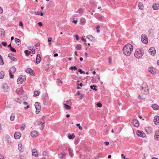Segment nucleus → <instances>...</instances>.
<instances>
[{
    "instance_id": "1",
    "label": "nucleus",
    "mask_w": 159,
    "mask_h": 159,
    "mask_svg": "<svg viewBox=\"0 0 159 159\" xmlns=\"http://www.w3.org/2000/svg\"><path fill=\"white\" fill-rule=\"evenodd\" d=\"M133 48V46L130 43L126 44L123 48V53L127 56H129L131 53Z\"/></svg>"
},
{
    "instance_id": "2",
    "label": "nucleus",
    "mask_w": 159,
    "mask_h": 159,
    "mask_svg": "<svg viewBox=\"0 0 159 159\" xmlns=\"http://www.w3.org/2000/svg\"><path fill=\"white\" fill-rule=\"evenodd\" d=\"M143 55V52L141 49H137L134 53L135 56L138 59L141 58Z\"/></svg>"
},
{
    "instance_id": "3",
    "label": "nucleus",
    "mask_w": 159,
    "mask_h": 159,
    "mask_svg": "<svg viewBox=\"0 0 159 159\" xmlns=\"http://www.w3.org/2000/svg\"><path fill=\"white\" fill-rule=\"evenodd\" d=\"M142 90L145 94H148L149 92V90L148 89V86L146 83H143L142 85Z\"/></svg>"
},
{
    "instance_id": "4",
    "label": "nucleus",
    "mask_w": 159,
    "mask_h": 159,
    "mask_svg": "<svg viewBox=\"0 0 159 159\" xmlns=\"http://www.w3.org/2000/svg\"><path fill=\"white\" fill-rule=\"evenodd\" d=\"M45 118V117L44 116H42V117L40 119V120L38 122V124L39 125H42V126L40 128V129L41 130L43 129L44 127V124L45 121L44 120V119Z\"/></svg>"
},
{
    "instance_id": "5",
    "label": "nucleus",
    "mask_w": 159,
    "mask_h": 159,
    "mask_svg": "<svg viewBox=\"0 0 159 159\" xmlns=\"http://www.w3.org/2000/svg\"><path fill=\"white\" fill-rule=\"evenodd\" d=\"M25 77L24 75H20L17 80V83L18 84H21L25 82Z\"/></svg>"
},
{
    "instance_id": "6",
    "label": "nucleus",
    "mask_w": 159,
    "mask_h": 159,
    "mask_svg": "<svg viewBox=\"0 0 159 159\" xmlns=\"http://www.w3.org/2000/svg\"><path fill=\"white\" fill-rule=\"evenodd\" d=\"M142 42L146 44L148 42V39L145 34H142L141 37Z\"/></svg>"
},
{
    "instance_id": "7",
    "label": "nucleus",
    "mask_w": 159,
    "mask_h": 159,
    "mask_svg": "<svg viewBox=\"0 0 159 159\" xmlns=\"http://www.w3.org/2000/svg\"><path fill=\"white\" fill-rule=\"evenodd\" d=\"M35 108H36V113L37 114H38L40 111V105L39 103L36 102L34 104Z\"/></svg>"
},
{
    "instance_id": "8",
    "label": "nucleus",
    "mask_w": 159,
    "mask_h": 159,
    "mask_svg": "<svg viewBox=\"0 0 159 159\" xmlns=\"http://www.w3.org/2000/svg\"><path fill=\"white\" fill-rule=\"evenodd\" d=\"M137 134L138 136L142 137V138H144L146 136V134L142 131L137 130Z\"/></svg>"
},
{
    "instance_id": "9",
    "label": "nucleus",
    "mask_w": 159,
    "mask_h": 159,
    "mask_svg": "<svg viewBox=\"0 0 159 159\" xmlns=\"http://www.w3.org/2000/svg\"><path fill=\"white\" fill-rule=\"evenodd\" d=\"M2 88L4 92H7L9 90V88L6 83L4 84H3Z\"/></svg>"
},
{
    "instance_id": "10",
    "label": "nucleus",
    "mask_w": 159,
    "mask_h": 159,
    "mask_svg": "<svg viewBox=\"0 0 159 159\" xmlns=\"http://www.w3.org/2000/svg\"><path fill=\"white\" fill-rule=\"evenodd\" d=\"M154 139L156 140H159V130H157L155 131Z\"/></svg>"
},
{
    "instance_id": "11",
    "label": "nucleus",
    "mask_w": 159,
    "mask_h": 159,
    "mask_svg": "<svg viewBox=\"0 0 159 159\" xmlns=\"http://www.w3.org/2000/svg\"><path fill=\"white\" fill-rule=\"evenodd\" d=\"M149 53L152 55L154 56L156 53L155 49L154 47L150 48L148 50Z\"/></svg>"
},
{
    "instance_id": "12",
    "label": "nucleus",
    "mask_w": 159,
    "mask_h": 159,
    "mask_svg": "<svg viewBox=\"0 0 159 159\" xmlns=\"http://www.w3.org/2000/svg\"><path fill=\"white\" fill-rule=\"evenodd\" d=\"M153 121L155 125H158L159 123V116H155L154 118Z\"/></svg>"
},
{
    "instance_id": "13",
    "label": "nucleus",
    "mask_w": 159,
    "mask_h": 159,
    "mask_svg": "<svg viewBox=\"0 0 159 159\" xmlns=\"http://www.w3.org/2000/svg\"><path fill=\"white\" fill-rule=\"evenodd\" d=\"M66 155L65 153H61L58 155V157L60 159H64L65 158Z\"/></svg>"
},
{
    "instance_id": "14",
    "label": "nucleus",
    "mask_w": 159,
    "mask_h": 159,
    "mask_svg": "<svg viewBox=\"0 0 159 159\" xmlns=\"http://www.w3.org/2000/svg\"><path fill=\"white\" fill-rule=\"evenodd\" d=\"M133 124L135 127H138L139 126V123L138 121L136 119L133 120Z\"/></svg>"
},
{
    "instance_id": "15",
    "label": "nucleus",
    "mask_w": 159,
    "mask_h": 159,
    "mask_svg": "<svg viewBox=\"0 0 159 159\" xmlns=\"http://www.w3.org/2000/svg\"><path fill=\"white\" fill-rule=\"evenodd\" d=\"M8 57L10 59L13 61H17V59L15 57L14 55L13 54L9 53L8 55Z\"/></svg>"
},
{
    "instance_id": "16",
    "label": "nucleus",
    "mask_w": 159,
    "mask_h": 159,
    "mask_svg": "<svg viewBox=\"0 0 159 159\" xmlns=\"http://www.w3.org/2000/svg\"><path fill=\"white\" fill-rule=\"evenodd\" d=\"M39 134L38 132L36 131H33L31 133V135L33 138L37 136Z\"/></svg>"
},
{
    "instance_id": "17",
    "label": "nucleus",
    "mask_w": 159,
    "mask_h": 159,
    "mask_svg": "<svg viewBox=\"0 0 159 159\" xmlns=\"http://www.w3.org/2000/svg\"><path fill=\"white\" fill-rule=\"evenodd\" d=\"M16 92L17 93L20 95L23 93V90L22 88H19L17 89L16 91Z\"/></svg>"
},
{
    "instance_id": "18",
    "label": "nucleus",
    "mask_w": 159,
    "mask_h": 159,
    "mask_svg": "<svg viewBox=\"0 0 159 159\" xmlns=\"http://www.w3.org/2000/svg\"><path fill=\"white\" fill-rule=\"evenodd\" d=\"M21 136V134L19 132H16L14 135L15 138L16 139H19Z\"/></svg>"
},
{
    "instance_id": "19",
    "label": "nucleus",
    "mask_w": 159,
    "mask_h": 159,
    "mask_svg": "<svg viewBox=\"0 0 159 159\" xmlns=\"http://www.w3.org/2000/svg\"><path fill=\"white\" fill-rule=\"evenodd\" d=\"M41 59V57L40 56V55L39 54H38L37 55L36 58V62L37 64L39 63Z\"/></svg>"
},
{
    "instance_id": "20",
    "label": "nucleus",
    "mask_w": 159,
    "mask_h": 159,
    "mask_svg": "<svg viewBox=\"0 0 159 159\" xmlns=\"http://www.w3.org/2000/svg\"><path fill=\"white\" fill-rule=\"evenodd\" d=\"M25 72L28 74H30L33 76H35V73L34 72L33 70H25Z\"/></svg>"
},
{
    "instance_id": "21",
    "label": "nucleus",
    "mask_w": 159,
    "mask_h": 159,
    "mask_svg": "<svg viewBox=\"0 0 159 159\" xmlns=\"http://www.w3.org/2000/svg\"><path fill=\"white\" fill-rule=\"evenodd\" d=\"M22 143H19L18 144V148L19 151L21 152H23L24 151V149L22 147Z\"/></svg>"
},
{
    "instance_id": "22",
    "label": "nucleus",
    "mask_w": 159,
    "mask_h": 159,
    "mask_svg": "<svg viewBox=\"0 0 159 159\" xmlns=\"http://www.w3.org/2000/svg\"><path fill=\"white\" fill-rule=\"evenodd\" d=\"M32 155L33 156L37 157L38 156L37 151L36 149H33L32 151Z\"/></svg>"
},
{
    "instance_id": "23",
    "label": "nucleus",
    "mask_w": 159,
    "mask_h": 159,
    "mask_svg": "<svg viewBox=\"0 0 159 159\" xmlns=\"http://www.w3.org/2000/svg\"><path fill=\"white\" fill-rule=\"evenodd\" d=\"M152 107L155 110H157L159 109V106L157 104H153L152 105Z\"/></svg>"
},
{
    "instance_id": "24",
    "label": "nucleus",
    "mask_w": 159,
    "mask_h": 159,
    "mask_svg": "<svg viewBox=\"0 0 159 159\" xmlns=\"http://www.w3.org/2000/svg\"><path fill=\"white\" fill-rule=\"evenodd\" d=\"M86 22V20L84 18H81L80 19V23L81 25H84Z\"/></svg>"
},
{
    "instance_id": "25",
    "label": "nucleus",
    "mask_w": 159,
    "mask_h": 159,
    "mask_svg": "<svg viewBox=\"0 0 159 159\" xmlns=\"http://www.w3.org/2000/svg\"><path fill=\"white\" fill-rule=\"evenodd\" d=\"M87 38L89 40L94 41L95 40V38L93 37L91 35H88L87 36Z\"/></svg>"
},
{
    "instance_id": "26",
    "label": "nucleus",
    "mask_w": 159,
    "mask_h": 159,
    "mask_svg": "<svg viewBox=\"0 0 159 159\" xmlns=\"http://www.w3.org/2000/svg\"><path fill=\"white\" fill-rule=\"evenodd\" d=\"M0 32L1 33V36L2 37H4L5 35V32L4 30L2 29H0Z\"/></svg>"
},
{
    "instance_id": "27",
    "label": "nucleus",
    "mask_w": 159,
    "mask_h": 159,
    "mask_svg": "<svg viewBox=\"0 0 159 159\" xmlns=\"http://www.w3.org/2000/svg\"><path fill=\"white\" fill-rule=\"evenodd\" d=\"M12 71H11V70H9V74L10 75V77L11 79H13L14 78V75H12V74H13L14 72L15 71V70H12Z\"/></svg>"
},
{
    "instance_id": "28",
    "label": "nucleus",
    "mask_w": 159,
    "mask_h": 159,
    "mask_svg": "<svg viewBox=\"0 0 159 159\" xmlns=\"http://www.w3.org/2000/svg\"><path fill=\"white\" fill-rule=\"evenodd\" d=\"M159 7V5L154 4L153 5L152 8L153 10H156L158 9Z\"/></svg>"
},
{
    "instance_id": "29",
    "label": "nucleus",
    "mask_w": 159,
    "mask_h": 159,
    "mask_svg": "<svg viewBox=\"0 0 159 159\" xmlns=\"http://www.w3.org/2000/svg\"><path fill=\"white\" fill-rule=\"evenodd\" d=\"M68 151H69L70 156L71 157H73L74 154L73 151L72 150V149L70 148H69L68 149Z\"/></svg>"
},
{
    "instance_id": "30",
    "label": "nucleus",
    "mask_w": 159,
    "mask_h": 159,
    "mask_svg": "<svg viewBox=\"0 0 159 159\" xmlns=\"http://www.w3.org/2000/svg\"><path fill=\"white\" fill-rule=\"evenodd\" d=\"M64 106V108L66 110H70L71 109V107L65 103L63 104Z\"/></svg>"
},
{
    "instance_id": "31",
    "label": "nucleus",
    "mask_w": 159,
    "mask_h": 159,
    "mask_svg": "<svg viewBox=\"0 0 159 159\" xmlns=\"http://www.w3.org/2000/svg\"><path fill=\"white\" fill-rule=\"evenodd\" d=\"M97 18L99 20H101L103 19V16L101 15H98L96 16Z\"/></svg>"
},
{
    "instance_id": "32",
    "label": "nucleus",
    "mask_w": 159,
    "mask_h": 159,
    "mask_svg": "<svg viewBox=\"0 0 159 159\" xmlns=\"http://www.w3.org/2000/svg\"><path fill=\"white\" fill-rule=\"evenodd\" d=\"M138 6L139 7V8L142 10L143 9V4L141 2H139L138 4Z\"/></svg>"
},
{
    "instance_id": "33",
    "label": "nucleus",
    "mask_w": 159,
    "mask_h": 159,
    "mask_svg": "<svg viewBox=\"0 0 159 159\" xmlns=\"http://www.w3.org/2000/svg\"><path fill=\"white\" fill-rule=\"evenodd\" d=\"M15 42L18 44L20 45L21 44L20 40L17 38H15L14 39Z\"/></svg>"
},
{
    "instance_id": "34",
    "label": "nucleus",
    "mask_w": 159,
    "mask_h": 159,
    "mask_svg": "<svg viewBox=\"0 0 159 159\" xmlns=\"http://www.w3.org/2000/svg\"><path fill=\"white\" fill-rule=\"evenodd\" d=\"M68 137L70 139H73L75 138V136L74 134H69L68 135Z\"/></svg>"
},
{
    "instance_id": "35",
    "label": "nucleus",
    "mask_w": 159,
    "mask_h": 159,
    "mask_svg": "<svg viewBox=\"0 0 159 159\" xmlns=\"http://www.w3.org/2000/svg\"><path fill=\"white\" fill-rule=\"evenodd\" d=\"M80 14H82L84 12V10L82 8H79L77 12Z\"/></svg>"
},
{
    "instance_id": "36",
    "label": "nucleus",
    "mask_w": 159,
    "mask_h": 159,
    "mask_svg": "<svg viewBox=\"0 0 159 159\" xmlns=\"http://www.w3.org/2000/svg\"><path fill=\"white\" fill-rule=\"evenodd\" d=\"M4 73L3 71H1L0 72V79H2L4 76Z\"/></svg>"
},
{
    "instance_id": "37",
    "label": "nucleus",
    "mask_w": 159,
    "mask_h": 159,
    "mask_svg": "<svg viewBox=\"0 0 159 159\" xmlns=\"http://www.w3.org/2000/svg\"><path fill=\"white\" fill-rule=\"evenodd\" d=\"M14 101L19 104H20L22 102L21 100L20 99L18 98H16L14 99Z\"/></svg>"
},
{
    "instance_id": "38",
    "label": "nucleus",
    "mask_w": 159,
    "mask_h": 159,
    "mask_svg": "<svg viewBox=\"0 0 159 159\" xmlns=\"http://www.w3.org/2000/svg\"><path fill=\"white\" fill-rule=\"evenodd\" d=\"M25 53L26 54V55L28 56L31 53V52H29L28 50H26L24 51Z\"/></svg>"
},
{
    "instance_id": "39",
    "label": "nucleus",
    "mask_w": 159,
    "mask_h": 159,
    "mask_svg": "<svg viewBox=\"0 0 159 159\" xmlns=\"http://www.w3.org/2000/svg\"><path fill=\"white\" fill-rule=\"evenodd\" d=\"M15 118V114H12L10 117V120L11 121H13Z\"/></svg>"
},
{
    "instance_id": "40",
    "label": "nucleus",
    "mask_w": 159,
    "mask_h": 159,
    "mask_svg": "<svg viewBox=\"0 0 159 159\" xmlns=\"http://www.w3.org/2000/svg\"><path fill=\"white\" fill-rule=\"evenodd\" d=\"M75 48L78 50H80L82 48L81 45L79 44H77Z\"/></svg>"
},
{
    "instance_id": "41",
    "label": "nucleus",
    "mask_w": 159,
    "mask_h": 159,
    "mask_svg": "<svg viewBox=\"0 0 159 159\" xmlns=\"http://www.w3.org/2000/svg\"><path fill=\"white\" fill-rule=\"evenodd\" d=\"M4 63L2 57L1 55L0 54V64L1 65H2L4 64Z\"/></svg>"
},
{
    "instance_id": "42",
    "label": "nucleus",
    "mask_w": 159,
    "mask_h": 159,
    "mask_svg": "<svg viewBox=\"0 0 159 159\" xmlns=\"http://www.w3.org/2000/svg\"><path fill=\"white\" fill-rule=\"evenodd\" d=\"M40 92L39 91H35L34 92V96H37L39 95Z\"/></svg>"
},
{
    "instance_id": "43",
    "label": "nucleus",
    "mask_w": 159,
    "mask_h": 159,
    "mask_svg": "<svg viewBox=\"0 0 159 159\" xmlns=\"http://www.w3.org/2000/svg\"><path fill=\"white\" fill-rule=\"evenodd\" d=\"M76 126L78 127L79 129L80 130H82L83 129L80 126V124H76Z\"/></svg>"
},
{
    "instance_id": "44",
    "label": "nucleus",
    "mask_w": 159,
    "mask_h": 159,
    "mask_svg": "<svg viewBox=\"0 0 159 159\" xmlns=\"http://www.w3.org/2000/svg\"><path fill=\"white\" fill-rule=\"evenodd\" d=\"M149 72L153 75H155L156 73V70H149Z\"/></svg>"
},
{
    "instance_id": "45",
    "label": "nucleus",
    "mask_w": 159,
    "mask_h": 159,
    "mask_svg": "<svg viewBox=\"0 0 159 159\" xmlns=\"http://www.w3.org/2000/svg\"><path fill=\"white\" fill-rule=\"evenodd\" d=\"M26 127V125L25 124H22L21 127V129L22 130H24Z\"/></svg>"
},
{
    "instance_id": "46",
    "label": "nucleus",
    "mask_w": 159,
    "mask_h": 159,
    "mask_svg": "<svg viewBox=\"0 0 159 159\" xmlns=\"http://www.w3.org/2000/svg\"><path fill=\"white\" fill-rule=\"evenodd\" d=\"M10 49L12 52H16V49L12 47H10Z\"/></svg>"
},
{
    "instance_id": "47",
    "label": "nucleus",
    "mask_w": 159,
    "mask_h": 159,
    "mask_svg": "<svg viewBox=\"0 0 159 159\" xmlns=\"http://www.w3.org/2000/svg\"><path fill=\"white\" fill-rule=\"evenodd\" d=\"M69 70H77V67L75 66H71L69 68Z\"/></svg>"
},
{
    "instance_id": "48",
    "label": "nucleus",
    "mask_w": 159,
    "mask_h": 159,
    "mask_svg": "<svg viewBox=\"0 0 159 159\" xmlns=\"http://www.w3.org/2000/svg\"><path fill=\"white\" fill-rule=\"evenodd\" d=\"M97 106L99 107H102V104L100 102H98L97 104Z\"/></svg>"
},
{
    "instance_id": "49",
    "label": "nucleus",
    "mask_w": 159,
    "mask_h": 159,
    "mask_svg": "<svg viewBox=\"0 0 159 159\" xmlns=\"http://www.w3.org/2000/svg\"><path fill=\"white\" fill-rule=\"evenodd\" d=\"M2 44L4 46H6L7 45V43L6 42H2Z\"/></svg>"
},
{
    "instance_id": "50",
    "label": "nucleus",
    "mask_w": 159,
    "mask_h": 159,
    "mask_svg": "<svg viewBox=\"0 0 159 159\" xmlns=\"http://www.w3.org/2000/svg\"><path fill=\"white\" fill-rule=\"evenodd\" d=\"M143 97V95H141L140 94L139 95V99H144V98H143L142 97Z\"/></svg>"
},
{
    "instance_id": "51",
    "label": "nucleus",
    "mask_w": 159,
    "mask_h": 159,
    "mask_svg": "<svg viewBox=\"0 0 159 159\" xmlns=\"http://www.w3.org/2000/svg\"><path fill=\"white\" fill-rule=\"evenodd\" d=\"M52 40V38L51 37H49L48 38V43L50 42Z\"/></svg>"
},
{
    "instance_id": "52",
    "label": "nucleus",
    "mask_w": 159,
    "mask_h": 159,
    "mask_svg": "<svg viewBox=\"0 0 159 159\" xmlns=\"http://www.w3.org/2000/svg\"><path fill=\"white\" fill-rule=\"evenodd\" d=\"M47 154V152L46 151H44L43 152V155L44 156Z\"/></svg>"
},
{
    "instance_id": "53",
    "label": "nucleus",
    "mask_w": 159,
    "mask_h": 159,
    "mask_svg": "<svg viewBox=\"0 0 159 159\" xmlns=\"http://www.w3.org/2000/svg\"><path fill=\"white\" fill-rule=\"evenodd\" d=\"M30 50L32 51V52L33 54H34L35 53V51L34 49L33 48H32L31 49H30Z\"/></svg>"
},
{
    "instance_id": "54",
    "label": "nucleus",
    "mask_w": 159,
    "mask_h": 159,
    "mask_svg": "<svg viewBox=\"0 0 159 159\" xmlns=\"http://www.w3.org/2000/svg\"><path fill=\"white\" fill-rule=\"evenodd\" d=\"M3 12V10L2 8L0 7V14H2Z\"/></svg>"
},
{
    "instance_id": "55",
    "label": "nucleus",
    "mask_w": 159,
    "mask_h": 159,
    "mask_svg": "<svg viewBox=\"0 0 159 159\" xmlns=\"http://www.w3.org/2000/svg\"><path fill=\"white\" fill-rule=\"evenodd\" d=\"M79 71V72H80V74H83L84 73H85V72L84 71H83V70H78Z\"/></svg>"
},
{
    "instance_id": "56",
    "label": "nucleus",
    "mask_w": 159,
    "mask_h": 159,
    "mask_svg": "<svg viewBox=\"0 0 159 159\" xmlns=\"http://www.w3.org/2000/svg\"><path fill=\"white\" fill-rule=\"evenodd\" d=\"M19 25L20 26H22L23 25V24L22 21H20L19 22Z\"/></svg>"
},
{
    "instance_id": "57",
    "label": "nucleus",
    "mask_w": 159,
    "mask_h": 159,
    "mask_svg": "<svg viewBox=\"0 0 159 159\" xmlns=\"http://www.w3.org/2000/svg\"><path fill=\"white\" fill-rule=\"evenodd\" d=\"M70 101V100L69 101H66V102L67 103H68V104H69V105H72V103L71 102H70V103H69V102Z\"/></svg>"
},
{
    "instance_id": "58",
    "label": "nucleus",
    "mask_w": 159,
    "mask_h": 159,
    "mask_svg": "<svg viewBox=\"0 0 159 159\" xmlns=\"http://www.w3.org/2000/svg\"><path fill=\"white\" fill-rule=\"evenodd\" d=\"M38 25H39V26H42V23L41 22H39L38 23Z\"/></svg>"
},
{
    "instance_id": "59",
    "label": "nucleus",
    "mask_w": 159,
    "mask_h": 159,
    "mask_svg": "<svg viewBox=\"0 0 159 159\" xmlns=\"http://www.w3.org/2000/svg\"><path fill=\"white\" fill-rule=\"evenodd\" d=\"M104 143L106 145H108L109 144V142L106 141V142H104Z\"/></svg>"
},
{
    "instance_id": "60",
    "label": "nucleus",
    "mask_w": 159,
    "mask_h": 159,
    "mask_svg": "<svg viewBox=\"0 0 159 159\" xmlns=\"http://www.w3.org/2000/svg\"><path fill=\"white\" fill-rule=\"evenodd\" d=\"M57 80L58 83H60L61 84L62 83V82L61 81L60 79H57Z\"/></svg>"
},
{
    "instance_id": "61",
    "label": "nucleus",
    "mask_w": 159,
    "mask_h": 159,
    "mask_svg": "<svg viewBox=\"0 0 159 159\" xmlns=\"http://www.w3.org/2000/svg\"><path fill=\"white\" fill-rule=\"evenodd\" d=\"M0 159H4V157L0 154Z\"/></svg>"
},
{
    "instance_id": "62",
    "label": "nucleus",
    "mask_w": 159,
    "mask_h": 159,
    "mask_svg": "<svg viewBox=\"0 0 159 159\" xmlns=\"http://www.w3.org/2000/svg\"><path fill=\"white\" fill-rule=\"evenodd\" d=\"M83 96H84V95L81 94L80 97V99H82L83 98Z\"/></svg>"
},
{
    "instance_id": "63",
    "label": "nucleus",
    "mask_w": 159,
    "mask_h": 159,
    "mask_svg": "<svg viewBox=\"0 0 159 159\" xmlns=\"http://www.w3.org/2000/svg\"><path fill=\"white\" fill-rule=\"evenodd\" d=\"M75 37H76V39L77 40H79V36L78 35H75Z\"/></svg>"
},
{
    "instance_id": "64",
    "label": "nucleus",
    "mask_w": 159,
    "mask_h": 159,
    "mask_svg": "<svg viewBox=\"0 0 159 159\" xmlns=\"http://www.w3.org/2000/svg\"><path fill=\"white\" fill-rule=\"evenodd\" d=\"M30 107V106L29 105H27L26 107H25L24 108L25 109H26Z\"/></svg>"
}]
</instances>
